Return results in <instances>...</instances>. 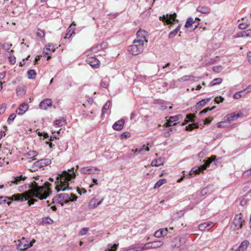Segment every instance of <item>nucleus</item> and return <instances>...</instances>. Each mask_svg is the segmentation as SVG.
<instances>
[{
  "instance_id": "obj_50",
  "label": "nucleus",
  "mask_w": 251,
  "mask_h": 251,
  "mask_svg": "<svg viewBox=\"0 0 251 251\" xmlns=\"http://www.w3.org/2000/svg\"><path fill=\"white\" fill-rule=\"evenodd\" d=\"M249 24L241 23L239 25L238 27L241 29H245L249 27Z\"/></svg>"
},
{
  "instance_id": "obj_7",
  "label": "nucleus",
  "mask_w": 251,
  "mask_h": 251,
  "mask_svg": "<svg viewBox=\"0 0 251 251\" xmlns=\"http://www.w3.org/2000/svg\"><path fill=\"white\" fill-rule=\"evenodd\" d=\"M172 122H173V116H170L167 122L163 125L164 130H165L164 136L166 137L170 136L173 133L171 125L170 124Z\"/></svg>"
},
{
  "instance_id": "obj_55",
  "label": "nucleus",
  "mask_w": 251,
  "mask_h": 251,
  "mask_svg": "<svg viewBox=\"0 0 251 251\" xmlns=\"http://www.w3.org/2000/svg\"><path fill=\"white\" fill-rule=\"evenodd\" d=\"M43 56L44 57H47V60H49L51 57V55L49 54L47 52H46L45 49L43 51Z\"/></svg>"
},
{
  "instance_id": "obj_24",
  "label": "nucleus",
  "mask_w": 251,
  "mask_h": 251,
  "mask_svg": "<svg viewBox=\"0 0 251 251\" xmlns=\"http://www.w3.org/2000/svg\"><path fill=\"white\" fill-rule=\"evenodd\" d=\"M184 238H181L180 237H176L174 240V247H179L182 245V243L184 242Z\"/></svg>"
},
{
  "instance_id": "obj_61",
  "label": "nucleus",
  "mask_w": 251,
  "mask_h": 251,
  "mask_svg": "<svg viewBox=\"0 0 251 251\" xmlns=\"http://www.w3.org/2000/svg\"><path fill=\"white\" fill-rule=\"evenodd\" d=\"M77 192L79 194L81 195L82 193H86V190L84 188H81L77 190Z\"/></svg>"
},
{
  "instance_id": "obj_56",
  "label": "nucleus",
  "mask_w": 251,
  "mask_h": 251,
  "mask_svg": "<svg viewBox=\"0 0 251 251\" xmlns=\"http://www.w3.org/2000/svg\"><path fill=\"white\" fill-rule=\"evenodd\" d=\"M54 124L58 126H62V121L60 120H56L54 122Z\"/></svg>"
},
{
  "instance_id": "obj_43",
  "label": "nucleus",
  "mask_w": 251,
  "mask_h": 251,
  "mask_svg": "<svg viewBox=\"0 0 251 251\" xmlns=\"http://www.w3.org/2000/svg\"><path fill=\"white\" fill-rule=\"evenodd\" d=\"M223 70V67L222 66H214L213 67V71L216 73H220Z\"/></svg>"
},
{
  "instance_id": "obj_3",
  "label": "nucleus",
  "mask_w": 251,
  "mask_h": 251,
  "mask_svg": "<svg viewBox=\"0 0 251 251\" xmlns=\"http://www.w3.org/2000/svg\"><path fill=\"white\" fill-rule=\"evenodd\" d=\"M133 45L128 46V51L132 55H137L143 52L144 44L142 40H134Z\"/></svg>"
},
{
  "instance_id": "obj_34",
  "label": "nucleus",
  "mask_w": 251,
  "mask_h": 251,
  "mask_svg": "<svg viewBox=\"0 0 251 251\" xmlns=\"http://www.w3.org/2000/svg\"><path fill=\"white\" fill-rule=\"evenodd\" d=\"M209 100V99H207V100L204 99V100H200L197 103V108H202L206 104L207 102Z\"/></svg>"
},
{
  "instance_id": "obj_2",
  "label": "nucleus",
  "mask_w": 251,
  "mask_h": 251,
  "mask_svg": "<svg viewBox=\"0 0 251 251\" xmlns=\"http://www.w3.org/2000/svg\"><path fill=\"white\" fill-rule=\"evenodd\" d=\"M75 176V175L74 171V168H72L71 170L69 169L68 171H63L62 174H58L56 177V181L55 182V190L57 192L70 189L69 182L74 178Z\"/></svg>"
},
{
  "instance_id": "obj_33",
  "label": "nucleus",
  "mask_w": 251,
  "mask_h": 251,
  "mask_svg": "<svg viewBox=\"0 0 251 251\" xmlns=\"http://www.w3.org/2000/svg\"><path fill=\"white\" fill-rule=\"evenodd\" d=\"M167 182V180L165 178H162L160 180H159L158 181H157L154 186V188H157L160 187L161 185H162L163 184Z\"/></svg>"
},
{
  "instance_id": "obj_64",
  "label": "nucleus",
  "mask_w": 251,
  "mask_h": 251,
  "mask_svg": "<svg viewBox=\"0 0 251 251\" xmlns=\"http://www.w3.org/2000/svg\"><path fill=\"white\" fill-rule=\"evenodd\" d=\"M247 58L249 63L251 64V51L248 53Z\"/></svg>"
},
{
  "instance_id": "obj_41",
  "label": "nucleus",
  "mask_w": 251,
  "mask_h": 251,
  "mask_svg": "<svg viewBox=\"0 0 251 251\" xmlns=\"http://www.w3.org/2000/svg\"><path fill=\"white\" fill-rule=\"evenodd\" d=\"M16 117V115L15 113H12L8 117L7 122L9 125H10L14 120Z\"/></svg>"
},
{
  "instance_id": "obj_14",
  "label": "nucleus",
  "mask_w": 251,
  "mask_h": 251,
  "mask_svg": "<svg viewBox=\"0 0 251 251\" xmlns=\"http://www.w3.org/2000/svg\"><path fill=\"white\" fill-rule=\"evenodd\" d=\"M193 24H194L195 25L194 27H193V30H195L198 27L199 23L196 22V21L194 20L193 18L191 17L188 18L185 24V27L186 28L193 27Z\"/></svg>"
},
{
  "instance_id": "obj_8",
  "label": "nucleus",
  "mask_w": 251,
  "mask_h": 251,
  "mask_svg": "<svg viewBox=\"0 0 251 251\" xmlns=\"http://www.w3.org/2000/svg\"><path fill=\"white\" fill-rule=\"evenodd\" d=\"M245 221L243 220V216L241 213L237 214L235 216L233 220V225L237 228L240 229L242 227L244 224Z\"/></svg>"
},
{
  "instance_id": "obj_22",
  "label": "nucleus",
  "mask_w": 251,
  "mask_h": 251,
  "mask_svg": "<svg viewBox=\"0 0 251 251\" xmlns=\"http://www.w3.org/2000/svg\"><path fill=\"white\" fill-rule=\"evenodd\" d=\"M163 160L161 158H159L158 159H153L151 163V167H159L161 165H163Z\"/></svg>"
},
{
  "instance_id": "obj_36",
  "label": "nucleus",
  "mask_w": 251,
  "mask_h": 251,
  "mask_svg": "<svg viewBox=\"0 0 251 251\" xmlns=\"http://www.w3.org/2000/svg\"><path fill=\"white\" fill-rule=\"evenodd\" d=\"M164 228L160 229L155 232L154 236L156 237L159 238L163 236Z\"/></svg>"
},
{
  "instance_id": "obj_51",
  "label": "nucleus",
  "mask_w": 251,
  "mask_h": 251,
  "mask_svg": "<svg viewBox=\"0 0 251 251\" xmlns=\"http://www.w3.org/2000/svg\"><path fill=\"white\" fill-rule=\"evenodd\" d=\"M224 100V98L222 97L221 96L220 97H216L215 98L214 101L217 103L219 104L221 102H222Z\"/></svg>"
},
{
  "instance_id": "obj_63",
  "label": "nucleus",
  "mask_w": 251,
  "mask_h": 251,
  "mask_svg": "<svg viewBox=\"0 0 251 251\" xmlns=\"http://www.w3.org/2000/svg\"><path fill=\"white\" fill-rule=\"evenodd\" d=\"M118 15V13H114V14H108L107 16L109 17V19H113L117 17Z\"/></svg>"
},
{
  "instance_id": "obj_11",
  "label": "nucleus",
  "mask_w": 251,
  "mask_h": 251,
  "mask_svg": "<svg viewBox=\"0 0 251 251\" xmlns=\"http://www.w3.org/2000/svg\"><path fill=\"white\" fill-rule=\"evenodd\" d=\"M51 163V159L50 158H45L40 159L34 163V165L39 168H43L45 166L50 165Z\"/></svg>"
},
{
  "instance_id": "obj_26",
  "label": "nucleus",
  "mask_w": 251,
  "mask_h": 251,
  "mask_svg": "<svg viewBox=\"0 0 251 251\" xmlns=\"http://www.w3.org/2000/svg\"><path fill=\"white\" fill-rule=\"evenodd\" d=\"M92 168H93L92 167H83L80 169V172L82 174H93L94 173H90Z\"/></svg>"
},
{
  "instance_id": "obj_4",
  "label": "nucleus",
  "mask_w": 251,
  "mask_h": 251,
  "mask_svg": "<svg viewBox=\"0 0 251 251\" xmlns=\"http://www.w3.org/2000/svg\"><path fill=\"white\" fill-rule=\"evenodd\" d=\"M216 156L215 155L211 156L205 162V164L200 167H195L193 168L190 171V175L192 174L196 175L199 174L200 172H202L205 170L210 164L213 161L216 160Z\"/></svg>"
},
{
  "instance_id": "obj_57",
  "label": "nucleus",
  "mask_w": 251,
  "mask_h": 251,
  "mask_svg": "<svg viewBox=\"0 0 251 251\" xmlns=\"http://www.w3.org/2000/svg\"><path fill=\"white\" fill-rule=\"evenodd\" d=\"M29 199H30L29 200H28V201H27V203L28 204V205H31L33 204H34V203L36 201H37L35 199H31L29 198Z\"/></svg>"
},
{
  "instance_id": "obj_15",
  "label": "nucleus",
  "mask_w": 251,
  "mask_h": 251,
  "mask_svg": "<svg viewBox=\"0 0 251 251\" xmlns=\"http://www.w3.org/2000/svg\"><path fill=\"white\" fill-rule=\"evenodd\" d=\"M159 19L165 25H172L173 24V14L164 15L162 17H160Z\"/></svg>"
},
{
  "instance_id": "obj_38",
  "label": "nucleus",
  "mask_w": 251,
  "mask_h": 251,
  "mask_svg": "<svg viewBox=\"0 0 251 251\" xmlns=\"http://www.w3.org/2000/svg\"><path fill=\"white\" fill-rule=\"evenodd\" d=\"M111 105V103L110 101H107L106 103L103 105L102 108V114L101 115L102 116L104 112L109 109L110 106Z\"/></svg>"
},
{
  "instance_id": "obj_28",
  "label": "nucleus",
  "mask_w": 251,
  "mask_h": 251,
  "mask_svg": "<svg viewBox=\"0 0 251 251\" xmlns=\"http://www.w3.org/2000/svg\"><path fill=\"white\" fill-rule=\"evenodd\" d=\"M197 11L202 14H208L210 12V9L206 6H199Z\"/></svg>"
},
{
  "instance_id": "obj_39",
  "label": "nucleus",
  "mask_w": 251,
  "mask_h": 251,
  "mask_svg": "<svg viewBox=\"0 0 251 251\" xmlns=\"http://www.w3.org/2000/svg\"><path fill=\"white\" fill-rule=\"evenodd\" d=\"M38 153L36 151H30L27 153V155L30 158H33V160L35 159L34 157L38 155Z\"/></svg>"
},
{
  "instance_id": "obj_31",
  "label": "nucleus",
  "mask_w": 251,
  "mask_h": 251,
  "mask_svg": "<svg viewBox=\"0 0 251 251\" xmlns=\"http://www.w3.org/2000/svg\"><path fill=\"white\" fill-rule=\"evenodd\" d=\"M222 82V79L221 78H216L214 79L209 84V86L212 87L214 85L220 84Z\"/></svg>"
},
{
  "instance_id": "obj_40",
  "label": "nucleus",
  "mask_w": 251,
  "mask_h": 251,
  "mask_svg": "<svg viewBox=\"0 0 251 251\" xmlns=\"http://www.w3.org/2000/svg\"><path fill=\"white\" fill-rule=\"evenodd\" d=\"M198 125L197 124L193 123L188 125L187 126H186V130H192V129L198 128Z\"/></svg>"
},
{
  "instance_id": "obj_5",
  "label": "nucleus",
  "mask_w": 251,
  "mask_h": 251,
  "mask_svg": "<svg viewBox=\"0 0 251 251\" xmlns=\"http://www.w3.org/2000/svg\"><path fill=\"white\" fill-rule=\"evenodd\" d=\"M54 199L57 203L61 204L62 205H63L64 203H67L72 201L69 195L66 193L58 194Z\"/></svg>"
},
{
  "instance_id": "obj_62",
  "label": "nucleus",
  "mask_w": 251,
  "mask_h": 251,
  "mask_svg": "<svg viewBox=\"0 0 251 251\" xmlns=\"http://www.w3.org/2000/svg\"><path fill=\"white\" fill-rule=\"evenodd\" d=\"M245 35H247V37H251V29L245 30L244 33Z\"/></svg>"
},
{
  "instance_id": "obj_29",
  "label": "nucleus",
  "mask_w": 251,
  "mask_h": 251,
  "mask_svg": "<svg viewBox=\"0 0 251 251\" xmlns=\"http://www.w3.org/2000/svg\"><path fill=\"white\" fill-rule=\"evenodd\" d=\"M8 52L9 53V55L8 56L9 61L11 64H15L16 63V58L13 55V50H11L10 51H8Z\"/></svg>"
},
{
  "instance_id": "obj_37",
  "label": "nucleus",
  "mask_w": 251,
  "mask_h": 251,
  "mask_svg": "<svg viewBox=\"0 0 251 251\" xmlns=\"http://www.w3.org/2000/svg\"><path fill=\"white\" fill-rule=\"evenodd\" d=\"M183 77H184V80H189L195 81H197L200 79V77H196V76H191V75L185 76Z\"/></svg>"
},
{
  "instance_id": "obj_58",
  "label": "nucleus",
  "mask_w": 251,
  "mask_h": 251,
  "mask_svg": "<svg viewBox=\"0 0 251 251\" xmlns=\"http://www.w3.org/2000/svg\"><path fill=\"white\" fill-rule=\"evenodd\" d=\"M243 175L247 176H251V169L245 171L243 173Z\"/></svg>"
},
{
  "instance_id": "obj_30",
  "label": "nucleus",
  "mask_w": 251,
  "mask_h": 251,
  "mask_svg": "<svg viewBox=\"0 0 251 251\" xmlns=\"http://www.w3.org/2000/svg\"><path fill=\"white\" fill-rule=\"evenodd\" d=\"M7 203L8 205H10V198L5 196L0 197V204Z\"/></svg>"
},
{
  "instance_id": "obj_45",
  "label": "nucleus",
  "mask_w": 251,
  "mask_h": 251,
  "mask_svg": "<svg viewBox=\"0 0 251 251\" xmlns=\"http://www.w3.org/2000/svg\"><path fill=\"white\" fill-rule=\"evenodd\" d=\"M89 230V228L88 227H84L81 229V230L79 232V235L80 236H83L86 234L87 232Z\"/></svg>"
},
{
  "instance_id": "obj_17",
  "label": "nucleus",
  "mask_w": 251,
  "mask_h": 251,
  "mask_svg": "<svg viewBox=\"0 0 251 251\" xmlns=\"http://www.w3.org/2000/svg\"><path fill=\"white\" fill-rule=\"evenodd\" d=\"M251 91V88L250 87H247L244 91H240L236 93L233 95V98L234 99L237 100L241 98L242 96H245L247 93L250 92Z\"/></svg>"
},
{
  "instance_id": "obj_16",
  "label": "nucleus",
  "mask_w": 251,
  "mask_h": 251,
  "mask_svg": "<svg viewBox=\"0 0 251 251\" xmlns=\"http://www.w3.org/2000/svg\"><path fill=\"white\" fill-rule=\"evenodd\" d=\"M51 105L52 100L50 99H47L40 102L39 107L42 109L47 110L49 107H50Z\"/></svg>"
},
{
  "instance_id": "obj_6",
  "label": "nucleus",
  "mask_w": 251,
  "mask_h": 251,
  "mask_svg": "<svg viewBox=\"0 0 251 251\" xmlns=\"http://www.w3.org/2000/svg\"><path fill=\"white\" fill-rule=\"evenodd\" d=\"M18 242L19 244L17 245V249L21 251L25 250L32 246V243H29V241L24 237L18 240Z\"/></svg>"
},
{
  "instance_id": "obj_59",
  "label": "nucleus",
  "mask_w": 251,
  "mask_h": 251,
  "mask_svg": "<svg viewBox=\"0 0 251 251\" xmlns=\"http://www.w3.org/2000/svg\"><path fill=\"white\" fill-rule=\"evenodd\" d=\"M208 188L207 187H205L203 188L201 191V194L202 195H205L207 194L208 191Z\"/></svg>"
},
{
  "instance_id": "obj_49",
  "label": "nucleus",
  "mask_w": 251,
  "mask_h": 251,
  "mask_svg": "<svg viewBox=\"0 0 251 251\" xmlns=\"http://www.w3.org/2000/svg\"><path fill=\"white\" fill-rule=\"evenodd\" d=\"M45 50L51 52H54L55 51L54 46L52 44H49L47 46Z\"/></svg>"
},
{
  "instance_id": "obj_27",
  "label": "nucleus",
  "mask_w": 251,
  "mask_h": 251,
  "mask_svg": "<svg viewBox=\"0 0 251 251\" xmlns=\"http://www.w3.org/2000/svg\"><path fill=\"white\" fill-rule=\"evenodd\" d=\"M17 95L23 96L25 94V87L24 86H18L16 89Z\"/></svg>"
},
{
  "instance_id": "obj_12",
  "label": "nucleus",
  "mask_w": 251,
  "mask_h": 251,
  "mask_svg": "<svg viewBox=\"0 0 251 251\" xmlns=\"http://www.w3.org/2000/svg\"><path fill=\"white\" fill-rule=\"evenodd\" d=\"M86 61L88 64L94 68L99 67L100 63L99 59L93 56L88 57Z\"/></svg>"
},
{
  "instance_id": "obj_42",
  "label": "nucleus",
  "mask_w": 251,
  "mask_h": 251,
  "mask_svg": "<svg viewBox=\"0 0 251 251\" xmlns=\"http://www.w3.org/2000/svg\"><path fill=\"white\" fill-rule=\"evenodd\" d=\"M12 46V45L11 44L5 43L2 45L1 48L5 50H9L11 49Z\"/></svg>"
},
{
  "instance_id": "obj_21",
  "label": "nucleus",
  "mask_w": 251,
  "mask_h": 251,
  "mask_svg": "<svg viewBox=\"0 0 251 251\" xmlns=\"http://www.w3.org/2000/svg\"><path fill=\"white\" fill-rule=\"evenodd\" d=\"M249 242L248 240L243 241L235 251H245L249 246Z\"/></svg>"
},
{
  "instance_id": "obj_35",
  "label": "nucleus",
  "mask_w": 251,
  "mask_h": 251,
  "mask_svg": "<svg viewBox=\"0 0 251 251\" xmlns=\"http://www.w3.org/2000/svg\"><path fill=\"white\" fill-rule=\"evenodd\" d=\"M163 243L161 241H157L151 243L152 248H156L162 246Z\"/></svg>"
},
{
  "instance_id": "obj_20",
  "label": "nucleus",
  "mask_w": 251,
  "mask_h": 251,
  "mask_svg": "<svg viewBox=\"0 0 251 251\" xmlns=\"http://www.w3.org/2000/svg\"><path fill=\"white\" fill-rule=\"evenodd\" d=\"M13 178L14 179L11 181V184L10 185H12V184L18 185L20 184L21 181L25 180L26 177L23 176V175H20L19 176L14 177Z\"/></svg>"
},
{
  "instance_id": "obj_60",
  "label": "nucleus",
  "mask_w": 251,
  "mask_h": 251,
  "mask_svg": "<svg viewBox=\"0 0 251 251\" xmlns=\"http://www.w3.org/2000/svg\"><path fill=\"white\" fill-rule=\"evenodd\" d=\"M245 32V30L239 33L237 35V37H248L247 35H245V34L244 33Z\"/></svg>"
},
{
  "instance_id": "obj_46",
  "label": "nucleus",
  "mask_w": 251,
  "mask_h": 251,
  "mask_svg": "<svg viewBox=\"0 0 251 251\" xmlns=\"http://www.w3.org/2000/svg\"><path fill=\"white\" fill-rule=\"evenodd\" d=\"M138 150L139 152L140 153H142L144 151H149L150 149L148 147L146 146L145 145H144L140 149H139Z\"/></svg>"
},
{
  "instance_id": "obj_1",
  "label": "nucleus",
  "mask_w": 251,
  "mask_h": 251,
  "mask_svg": "<svg viewBox=\"0 0 251 251\" xmlns=\"http://www.w3.org/2000/svg\"><path fill=\"white\" fill-rule=\"evenodd\" d=\"M51 184L46 182L44 185L39 186L36 181H33L31 184L28 185L30 189L22 194H16L10 198V203L12 201H21L29 200L30 197H36L40 200L46 199L51 193L50 188Z\"/></svg>"
},
{
  "instance_id": "obj_54",
  "label": "nucleus",
  "mask_w": 251,
  "mask_h": 251,
  "mask_svg": "<svg viewBox=\"0 0 251 251\" xmlns=\"http://www.w3.org/2000/svg\"><path fill=\"white\" fill-rule=\"evenodd\" d=\"M117 247V245L114 244L113 245L111 246L108 249V251H116Z\"/></svg>"
},
{
  "instance_id": "obj_32",
  "label": "nucleus",
  "mask_w": 251,
  "mask_h": 251,
  "mask_svg": "<svg viewBox=\"0 0 251 251\" xmlns=\"http://www.w3.org/2000/svg\"><path fill=\"white\" fill-rule=\"evenodd\" d=\"M28 77L29 79H35L36 75V72L34 70H29L27 71Z\"/></svg>"
},
{
  "instance_id": "obj_52",
  "label": "nucleus",
  "mask_w": 251,
  "mask_h": 251,
  "mask_svg": "<svg viewBox=\"0 0 251 251\" xmlns=\"http://www.w3.org/2000/svg\"><path fill=\"white\" fill-rule=\"evenodd\" d=\"M215 108V106H213L212 107H211L210 108H205V109H203L202 111H201L199 114H202L206 113L208 111H211V110L214 109Z\"/></svg>"
},
{
  "instance_id": "obj_9",
  "label": "nucleus",
  "mask_w": 251,
  "mask_h": 251,
  "mask_svg": "<svg viewBox=\"0 0 251 251\" xmlns=\"http://www.w3.org/2000/svg\"><path fill=\"white\" fill-rule=\"evenodd\" d=\"M98 196L93 197L89 202V206L91 208H95L100 205L104 200V198H101L100 200L98 199Z\"/></svg>"
},
{
  "instance_id": "obj_10",
  "label": "nucleus",
  "mask_w": 251,
  "mask_h": 251,
  "mask_svg": "<svg viewBox=\"0 0 251 251\" xmlns=\"http://www.w3.org/2000/svg\"><path fill=\"white\" fill-rule=\"evenodd\" d=\"M147 35V32L145 30L140 29L137 31L136 33L137 39H135L134 40H142L143 41V44L144 45L145 42H148V40L146 39Z\"/></svg>"
},
{
  "instance_id": "obj_47",
  "label": "nucleus",
  "mask_w": 251,
  "mask_h": 251,
  "mask_svg": "<svg viewBox=\"0 0 251 251\" xmlns=\"http://www.w3.org/2000/svg\"><path fill=\"white\" fill-rule=\"evenodd\" d=\"M7 107V105L5 103H2L0 104V115L3 114Z\"/></svg>"
},
{
  "instance_id": "obj_44",
  "label": "nucleus",
  "mask_w": 251,
  "mask_h": 251,
  "mask_svg": "<svg viewBox=\"0 0 251 251\" xmlns=\"http://www.w3.org/2000/svg\"><path fill=\"white\" fill-rule=\"evenodd\" d=\"M36 35L39 38H44L45 35V33L44 30L38 29L36 32Z\"/></svg>"
},
{
  "instance_id": "obj_23",
  "label": "nucleus",
  "mask_w": 251,
  "mask_h": 251,
  "mask_svg": "<svg viewBox=\"0 0 251 251\" xmlns=\"http://www.w3.org/2000/svg\"><path fill=\"white\" fill-rule=\"evenodd\" d=\"M235 116V112H232L226 115L225 118L227 123H230L232 121H234L236 120Z\"/></svg>"
},
{
  "instance_id": "obj_13",
  "label": "nucleus",
  "mask_w": 251,
  "mask_h": 251,
  "mask_svg": "<svg viewBox=\"0 0 251 251\" xmlns=\"http://www.w3.org/2000/svg\"><path fill=\"white\" fill-rule=\"evenodd\" d=\"M28 104L26 102H23L20 105L16 112L19 115H22L28 109Z\"/></svg>"
},
{
  "instance_id": "obj_25",
  "label": "nucleus",
  "mask_w": 251,
  "mask_h": 251,
  "mask_svg": "<svg viewBox=\"0 0 251 251\" xmlns=\"http://www.w3.org/2000/svg\"><path fill=\"white\" fill-rule=\"evenodd\" d=\"M75 26V24L74 23V22H73L68 28L69 31L66 34L64 39H69L71 37L75 30L73 26Z\"/></svg>"
},
{
  "instance_id": "obj_53",
  "label": "nucleus",
  "mask_w": 251,
  "mask_h": 251,
  "mask_svg": "<svg viewBox=\"0 0 251 251\" xmlns=\"http://www.w3.org/2000/svg\"><path fill=\"white\" fill-rule=\"evenodd\" d=\"M235 115L236 120L238 118H243L244 116V114L241 111L235 112Z\"/></svg>"
},
{
  "instance_id": "obj_48",
  "label": "nucleus",
  "mask_w": 251,
  "mask_h": 251,
  "mask_svg": "<svg viewBox=\"0 0 251 251\" xmlns=\"http://www.w3.org/2000/svg\"><path fill=\"white\" fill-rule=\"evenodd\" d=\"M108 84H109L108 81L107 80H104V79L102 80L101 81V83H100V85H101V87L105 88H106L108 87Z\"/></svg>"
},
{
  "instance_id": "obj_18",
  "label": "nucleus",
  "mask_w": 251,
  "mask_h": 251,
  "mask_svg": "<svg viewBox=\"0 0 251 251\" xmlns=\"http://www.w3.org/2000/svg\"><path fill=\"white\" fill-rule=\"evenodd\" d=\"M213 226V223L211 222H208L200 224L199 226V228L200 230L203 231L205 230H209Z\"/></svg>"
},
{
  "instance_id": "obj_19",
  "label": "nucleus",
  "mask_w": 251,
  "mask_h": 251,
  "mask_svg": "<svg viewBox=\"0 0 251 251\" xmlns=\"http://www.w3.org/2000/svg\"><path fill=\"white\" fill-rule=\"evenodd\" d=\"M125 121L124 120L121 119L115 122L113 125V128L116 130H121L124 127Z\"/></svg>"
}]
</instances>
